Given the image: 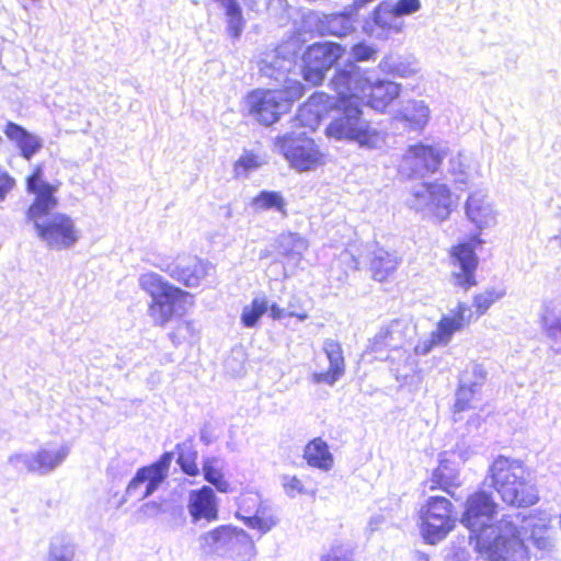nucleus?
I'll return each mask as SVG.
<instances>
[{
    "instance_id": "obj_1",
    "label": "nucleus",
    "mask_w": 561,
    "mask_h": 561,
    "mask_svg": "<svg viewBox=\"0 0 561 561\" xmlns=\"http://www.w3.org/2000/svg\"><path fill=\"white\" fill-rule=\"evenodd\" d=\"M26 191L34 195L26 210V218L34 225L38 238L48 249L64 250L79 240V231L71 217L64 213H50L58 206L57 184L43 179L41 165H35L25 179Z\"/></svg>"
},
{
    "instance_id": "obj_2",
    "label": "nucleus",
    "mask_w": 561,
    "mask_h": 561,
    "mask_svg": "<svg viewBox=\"0 0 561 561\" xmlns=\"http://www.w3.org/2000/svg\"><path fill=\"white\" fill-rule=\"evenodd\" d=\"M527 476L522 461L504 456L496 457L488 470L491 488L505 504L516 508L529 507L539 501L538 491Z\"/></svg>"
},
{
    "instance_id": "obj_3",
    "label": "nucleus",
    "mask_w": 561,
    "mask_h": 561,
    "mask_svg": "<svg viewBox=\"0 0 561 561\" xmlns=\"http://www.w3.org/2000/svg\"><path fill=\"white\" fill-rule=\"evenodd\" d=\"M497 511L499 504L492 494L478 490L467 496L460 518L461 524L470 531L469 541L474 550L490 561L493 559L488 547L493 548L500 541L495 540L499 520L491 523L497 515Z\"/></svg>"
},
{
    "instance_id": "obj_4",
    "label": "nucleus",
    "mask_w": 561,
    "mask_h": 561,
    "mask_svg": "<svg viewBox=\"0 0 561 561\" xmlns=\"http://www.w3.org/2000/svg\"><path fill=\"white\" fill-rule=\"evenodd\" d=\"M332 113L335 115L324 129L328 138L354 141L367 148L377 145L379 134L364 119L360 100L355 94L334 96Z\"/></svg>"
},
{
    "instance_id": "obj_5",
    "label": "nucleus",
    "mask_w": 561,
    "mask_h": 561,
    "mask_svg": "<svg viewBox=\"0 0 561 561\" xmlns=\"http://www.w3.org/2000/svg\"><path fill=\"white\" fill-rule=\"evenodd\" d=\"M551 526V516L545 511H534L520 517V525L517 526L505 515L499 520L496 537L500 540L493 548L488 547L493 561H505L508 557L523 547L524 540L529 539L535 543L545 540L546 533Z\"/></svg>"
},
{
    "instance_id": "obj_6",
    "label": "nucleus",
    "mask_w": 561,
    "mask_h": 561,
    "mask_svg": "<svg viewBox=\"0 0 561 561\" xmlns=\"http://www.w3.org/2000/svg\"><path fill=\"white\" fill-rule=\"evenodd\" d=\"M139 286L151 298L148 313L158 327H165L174 318L182 317L194 304L191 293L152 272L140 276Z\"/></svg>"
},
{
    "instance_id": "obj_7",
    "label": "nucleus",
    "mask_w": 561,
    "mask_h": 561,
    "mask_svg": "<svg viewBox=\"0 0 561 561\" xmlns=\"http://www.w3.org/2000/svg\"><path fill=\"white\" fill-rule=\"evenodd\" d=\"M305 92L300 81L287 79L279 88L251 90L245 95V104L257 123L271 126L288 113Z\"/></svg>"
},
{
    "instance_id": "obj_8",
    "label": "nucleus",
    "mask_w": 561,
    "mask_h": 561,
    "mask_svg": "<svg viewBox=\"0 0 561 561\" xmlns=\"http://www.w3.org/2000/svg\"><path fill=\"white\" fill-rule=\"evenodd\" d=\"M504 295V290L486 288L472 296L471 306L466 301H458L448 314L442 316L438 320L436 329L431 333V344L447 345L455 333L484 316Z\"/></svg>"
},
{
    "instance_id": "obj_9",
    "label": "nucleus",
    "mask_w": 561,
    "mask_h": 561,
    "mask_svg": "<svg viewBox=\"0 0 561 561\" xmlns=\"http://www.w3.org/2000/svg\"><path fill=\"white\" fill-rule=\"evenodd\" d=\"M420 533L424 541L435 545L447 537L456 527L454 505L445 496H428L419 512Z\"/></svg>"
},
{
    "instance_id": "obj_10",
    "label": "nucleus",
    "mask_w": 561,
    "mask_h": 561,
    "mask_svg": "<svg viewBox=\"0 0 561 561\" xmlns=\"http://www.w3.org/2000/svg\"><path fill=\"white\" fill-rule=\"evenodd\" d=\"M345 54V47L334 42L312 43L301 55V77L312 85H321L327 73Z\"/></svg>"
},
{
    "instance_id": "obj_11",
    "label": "nucleus",
    "mask_w": 561,
    "mask_h": 561,
    "mask_svg": "<svg viewBox=\"0 0 561 561\" xmlns=\"http://www.w3.org/2000/svg\"><path fill=\"white\" fill-rule=\"evenodd\" d=\"M483 243L480 233H474L469 240H462L450 247L448 253L450 262L458 267L451 277L454 285L463 291L478 285L476 272L479 265V257L476 249Z\"/></svg>"
},
{
    "instance_id": "obj_12",
    "label": "nucleus",
    "mask_w": 561,
    "mask_h": 561,
    "mask_svg": "<svg viewBox=\"0 0 561 561\" xmlns=\"http://www.w3.org/2000/svg\"><path fill=\"white\" fill-rule=\"evenodd\" d=\"M447 154V148L419 141L408 146L401 157V168L411 176H427L440 169Z\"/></svg>"
},
{
    "instance_id": "obj_13",
    "label": "nucleus",
    "mask_w": 561,
    "mask_h": 561,
    "mask_svg": "<svg viewBox=\"0 0 561 561\" xmlns=\"http://www.w3.org/2000/svg\"><path fill=\"white\" fill-rule=\"evenodd\" d=\"M278 145L290 167L299 172L316 170L325 162L323 152L312 138L284 135L278 138Z\"/></svg>"
},
{
    "instance_id": "obj_14",
    "label": "nucleus",
    "mask_w": 561,
    "mask_h": 561,
    "mask_svg": "<svg viewBox=\"0 0 561 561\" xmlns=\"http://www.w3.org/2000/svg\"><path fill=\"white\" fill-rule=\"evenodd\" d=\"M240 546H244L250 556L255 552V547L249 535L230 525H220L199 537V548L204 553L211 554L222 549L236 551Z\"/></svg>"
},
{
    "instance_id": "obj_15",
    "label": "nucleus",
    "mask_w": 561,
    "mask_h": 561,
    "mask_svg": "<svg viewBox=\"0 0 561 561\" xmlns=\"http://www.w3.org/2000/svg\"><path fill=\"white\" fill-rule=\"evenodd\" d=\"M171 455L163 454L156 462L141 467L126 488V493L141 501L151 495L167 477Z\"/></svg>"
},
{
    "instance_id": "obj_16",
    "label": "nucleus",
    "mask_w": 561,
    "mask_h": 561,
    "mask_svg": "<svg viewBox=\"0 0 561 561\" xmlns=\"http://www.w3.org/2000/svg\"><path fill=\"white\" fill-rule=\"evenodd\" d=\"M333 100L325 92H313L298 107L296 121L300 126L314 130L332 113Z\"/></svg>"
},
{
    "instance_id": "obj_17",
    "label": "nucleus",
    "mask_w": 561,
    "mask_h": 561,
    "mask_svg": "<svg viewBox=\"0 0 561 561\" xmlns=\"http://www.w3.org/2000/svg\"><path fill=\"white\" fill-rule=\"evenodd\" d=\"M402 257L396 250L377 247L369 255L368 271L374 282L391 283L401 266Z\"/></svg>"
},
{
    "instance_id": "obj_18",
    "label": "nucleus",
    "mask_w": 561,
    "mask_h": 561,
    "mask_svg": "<svg viewBox=\"0 0 561 561\" xmlns=\"http://www.w3.org/2000/svg\"><path fill=\"white\" fill-rule=\"evenodd\" d=\"M323 352L329 362V368L324 371L313 373L311 380L314 383L333 386L346 371L343 347L337 341L327 340L323 344Z\"/></svg>"
},
{
    "instance_id": "obj_19",
    "label": "nucleus",
    "mask_w": 561,
    "mask_h": 561,
    "mask_svg": "<svg viewBox=\"0 0 561 561\" xmlns=\"http://www.w3.org/2000/svg\"><path fill=\"white\" fill-rule=\"evenodd\" d=\"M187 508L194 522L205 519L210 523L218 518L216 495L207 485L190 493Z\"/></svg>"
},
{
    "instance_id": "obj_20",
    "label": "nucleus",
    "mask_w": 561,
    "mask_h": 561,
    "mask_svg": "<svg viewBox=\"0 0 561 561\" xmlns=\"http://www.w3.org/2000/svg\"><path fill=\"white\" fill-rule=\"evenodd\" d=\"M425 191L427 194L426 205L432 215L439 221L446 220L457 204L449 187L438 182H430L425 184Z\"/></svg>"
},
{
    "instance_id": "obj_21",
    "label": "nucleus",
    "mask_w": 561,
    "mask_h": 561,
    "mask_svg": "<svg viewBox=\"0 0 561 561\" xmlns=\"http://www.w3.org/2000/svg\"><path fill=\"white\" fill-rule=\"evenodd\" d=\"M400 94V88L392 81L370 82L367 78L365 93H360V99L366 98L367 105L371 108L383 112Z\"/></svg>"
},
{
    "instance_id": "obj_22",
    "label": "nucleus",
    "mask_w": 561,
    "mask_h": 561,
    "mask_svg": "<svg viewBox=\"0 0 561 561\" xmlns=\"http://www.w3.org/2000/svg\"><path fill=\"white\" fill-rule=\"evenodd\" d=\"M461 486L459 473L448 468L446 460H442L433 470L432 476L422 483L423 494L428 492L443 491L455 496V490Z\"/></svg>"
},
{
    "instance_id": "obj_23",
    "label": "nucleus",
    "mask_w": 561,
    "mask_h": 561,
    "mask_svg": "<svg viewBox=\"0 0 561 561\" xmlns=\"http://www.w3.org/2000/svg\"><path fill=\"white\" fill-rule=\"evenodd\" d=\"M169 275L186 287H196L207 275V264L197 257H187L168 270Z\"/></svg>"
},
{
    "instance_id": "obj_24",
    "label": "nucleus",
    "mask_w": 561,
    "mask_h": 561,
    "mask_svg": "<svg viewBox=\"0 0 561 561\" xmlns=\"http://www.w3.org/2000/svg\"><path fill=\"white\" fill-rule=\"evenodd\" d=\"M366 83L367 77L357 69H337L331 78V88L336 93L335 96L355 94L356 100H360V93H365Z\"/></svg>"
},
{
    "instance_id": "obj_25",
    "label": "nucleus",
    "mask_w": 561,
    "mask_h": 561,
    "mask_svg": "<svg viewBox=\"0 0 561 561\" xmlns=\"http://www.w3.org/2000/svg\"><path fill=\"white\" fill-rule=\"evenodd\" d=\"M407 325L401 320H392L382 327L370 340L369 348L374 353L397 350L405 337Z\"/></svg>"
},
{
    "instance_id": "obj_26",
    "label": "nucleus",
    "mask_w": 561,
    "mask_h": 561,
    "mask_svg": "<svg viewBox=\"0 0 561 561\" xmlns=\"http://www.w3.org/2000/svg\"><path fill=\"white\" fill-rule=\"evenodd\" d=\"M3 131L10 140L15 142L20 149L21 156L26 160H30L42 148V140L39 137L28 133L24 127L16 123L8 122Z\"/></svg>"
},
{
    "instance_id": "obj_27",
    "label": "nucleus",
    "mask_w": 561,
    "mask_h": 561,
    "mask_svg": "<svg viewBox=\"0 0 561 561\" xmlns=\"http://www.w3.org/2000/svg\"><path fill=\"white\" fill-rule=\"evenodd\" d=\"M304 459L313 468L329 471L334 463L328 444L320 437L311 439L304 449Z\"/></svg>"
},
{
    "instance_id": "obj_28",
    "label": "nucleus",
    "mask_w": 561,
    "mask_h": 561,
    "mask_svg": "<svg viewBox=\"0 0 561 561\" xmlns=\"http://www.w3.org/2000/svg\"><path fill=\"white\" fill-rule=\"evenodd\" d=\"M68 455L65 446H53L39 449L30 460L28 469L35 472H47L58 466Z\"/></svg>"
},
{
    "instance_id": "obj_29",
    "label": "nucleus",
    "mask_w": 561,
    "mask_h": 561,
    "mask_svg": "<svg viewBox=\"0 0 561 561\" xmlns=\"http://www.w3.org/2000/svg\"><path fill=\"white\" fill-rule=\"evenodd\" d=\"M465 207L467 217L477 226L478 230H482L493 219L489 205L477 194H471L468 197Z\"/></svg>"
},
{
    "instance_id": "obj_30",
    "label": "nucleus",
    "mask_w": 561,
    "mask_h": 561,
    "mask_svg": "<svg viewBox=\"0 0 561 561\" xmlns=\"http://www.w3.org/2000/svg\"><path fill=\"white\" fill-rule=\"evenodd\" d=\"M251 204L257 210L275 209L283 217H287L286 201L280 192L261 191L251 201Z\"/></svg>"
},
{
    "instance_id": "obj_31",
    "label": "nucleus",
    "mask_w": 561,
    "mask_h": 561,
    "mask_svg": "<svg viewBox=\"0 0 561 561\" xmlns=\"http://www.w3.org/2000/svg\"><path fill=\"white\" fill-rule=\"evenodd\" d=\"M202 468L205 480L213 484L218 492L229 493L232 491L230 482L226 479L215 458L205 459Z\"/></svg>"
},
{
    "instance_id": "obj_32",
    "label": "nucleus",
    "mask_w": 561,
    "mask_h": 561,
    "mask_svg": "<svg viewBox=\"0 0 561 561\" xmlns=\"http://www.w3.org/2000/svg\"><path fill=\"white\" fill-rule=\"evenodd\" d=\"M401 119L412 129H422L430 119V108L422 102H411L401 111Z\"/></svg>"
},
{
    "instance_id": "obj_33",
    "label": "nucleus",
    "mask_w": 561,
    "mask_h": 561,
    "mask_svg": "<svg viewBox=\"0 0 561 561\" xmlns=\"http://www.w3.org/2000/svg\"><path fill=\"white\" fill-rule=\"evenodd\" d=\"M282 485L289 496L311 494L317 492L316 483L309 477L284 476Z\"/></svg>"
},
{
    "instance_id": "obj_34",
    "label": "nucleus",
    "mask_w": 561,
    "mask_h": 561,
    "mask_svg": "<svg viewBox=\"0 0 561 561\" xmlns=\"http://www.w3.org/2000/svg\"><path fill=\"white\" fill-rule=\"evenodd\" d=\"M268 310V302L265 297H255L249 306H245L241 313V323L245 328L257 325L260 318Z\"/></svg>"
},
{
    "instance_id": "obj_35",
    "label": "nucleus",
    "mask_w": 561,
    "mask_h": 561,
    "mask_svg": "<svg viewBox=\"0 0 561 561\" xmlns=\"http://www.w3.org/2000/svg\"><path fill=\"white\" fill-rule=\"evenodd\" d=\"M373 1L374 0H355V1H353L352 5H351L350 11L332 14L329 19V22L330 23L336 22V23L343 24V30H341V31L332 30L331 34L339 36V37L345 36L352 30L351 22L353 20V15H356L357 11L360 8H363L364 5H366L367 3L373 2Z\"/></svg>"
},
{
    "instance_id": "obj_36",
    "label": "nucleus",
    "mask_w": 561,
    "mask_h": 561,
    "mask_svg": "<svg viewBox=\"0 0 561 561\" xmlns=\"http://www.w3.org/2000/svg\"><path fill=\"white\" fill-rule=\"evenodd\" d=\"M243 523L251 529H256L262 534L267 533L276 524V519L271 514L267 506L259 510L256 513L245 515Z\"/></svg>"
},
{
    "instance_id": "obj_37",
    "label": "nucleus",
    "mask_w": 561,
    "mask_h": 561,
    "mask_svg": "<svg viewBox=\"0 0 561 561\" xmlns=\"http://www.w3.org/2000/svg\"><path fill=\"white\" fill-rule=\"evenodd\" d=\"M237 506V516L238 518L243 519L245 515L256 513L266 505L257 492L247 491L238 497Z\"/></svg>"
},
{
    "instance_id": "obj_38",
    "label": "nucleus",
    "mask_w": 561,
    "mask_h": 561,
    "mask_svg": "<svg viewBox=\"0 0 561 561\" xmlns=\"http://www.w3.org/2000/svg\"><path fill=\"white\" fill-rule=\"evenodd\" d=\"M262 164L260 157L253 151H244L233 163V175L236 179L247 175Z\"/></svg>"
},
{
    "instance_id": "obj_39",
    "label": "nucleus",
    "mask_w": 561,
    "mask_h": 561,
    "mask_svg": "<svg viewBox=\"0 0 561 561\" xmlns=\"http://www.w3.org/2000/svg\"><path fill=\"white\" fill-rule=\"evenodd\" d=\"M392 4L386 2V1H382L380 3H378L374 11H373V21L376 25H378L379 27H381L382 30H398L397 27H394L391 23V20L393 18H397L398 15L394 14V12H388L386 9H392Z\"/></svg>"
},
{
    "instance_id": "obj_40",
    "label": "nucleus",
    "mask_w": 561,
    "mask_h": 561,
    "mask_svg": "<svg viewBox=\"0 0 561 561\" xmlns=\"http://www.w3.org/2000/svg\"><path fill=\"white\" fill-rule=\"evenodd\" d=\"M297 305L300 309L299 311H295V310L286 311L285 309L279 307L277 304H272L271 306H268L270 317L273 320H282L285 317H288V318H295L296 320H298L300 322L306 321L309 318L308 310L305 307H302V305L299 301Z\"/></svg>"
},
{
    "instance_id": "obj_41",
    "label": "nucleus",
    "mask_w": 561,
    "mask_h": 561,
    "mask_svg": "<svg viewBox=\"0 0 561 561\" xmlns=\"http://www.w3.org/2000/svg\"><path fill=\"white\" fill-rule=\"evenodd\" d=\"M198 455L194 450H184L179 454L178 463L182 471L190 477H197L201 473L198 463Z\"/></svg>"
},
{
    "instance_id": "obj_42",
    "label": "nucleus",
    "mask_w": 561,
    "mask_h": 561,
    "mask_svg": "<svg viewBox=\"0 0 561 561\" xmlns=\"http://www.w3.org/2000/svg\"><path fill=\"white\" fill-rule=\"evenodd\" d=\"M474 396V390L471 386H460L456 393V401L453 407L454 413H460L472 408L471 402Z\"/></svg>"
},
{
    "instance_id": "obj_43",
    "label": "nucleus",
    "mask_w": 561,
    "mask_h": 561,
    "mask_svg": "<svg viewBox=\"0 0 561 561\" xmlns=\"http://www.w3.org/2000/svg\"><path fill=\"white\" fill-rule=\"evenodd\" d=\"M320 561H353V550L343 545H333Z\"/></svg>"
},
{
    "instance_id": "obj_44",
    "label": "nucleus",
    "mask_w": 561,
    "mask_h": 561,
    "mask_svg": "<svg viewBox=\"0 0 561 561\" xmlns=\"http://www.w3.org/2000/svg\"><path fill=\"white\" fill-rule=\"evenodd\" d=\"M421 8L420 0H398L392 9H386L388 12H394L398 16L409 15Z\"/></svg>"
},
{
    "instance_id": "obj_45",
    "label": "nucleus",
    "mask_w": 561,
    "mask_h": 561,
    "mask_svg": "<svg viewBox=\"0 0 561 561\" xmlns=\"http://www.w3.org/2000/svg\"><path fill=\"white\" fill-rule=\"evenodd\" d=\"M351 51L355 61L373 60L377 53L373 46L367 45L364 42L353 45Z\"/></svg>"
},
{
    "instance_id": "obj_46",
    "label": "nucleus",
    "mask_w": 561,
    "mask_h": 561,
    "mask_svg": "<svg viewBox=\"0 0 561 561\" xmlns=\"http://www.w3.org/2000/svg\"><path fill=\"white\" fill-rule=\"evenodd\" d=\"M51 561H72L75 556V548L71 545H53L50 547Z\"/></svg>"
},
{
    "instance_id": "obj_47",
    "label": "nucleus",
    "mask_w": 561,
    "mask_h": 561,
    "mask_svg": "<svg viewBox=\"0 0 561 561\" xmlns=\"http://www.w3.org/2000/svg\"><path fill=\"white\" fill-rule=\"evenodd\" d=\"M15 186V180L9 174V172L0 169V199H4L5 196Z\"/></svg>"
},
{
    "instance_id": "obj_48",
    "label": "nucleus",
    "mask_w": 561,
    "mask_h": 561,
    "mask_svg": "<svg viewBox=\"0 0 561 561\" xmlns=\"http://www.w3.org/2000/svg\"><path fill=\"white\" fill-rule=\"evenodd\" d=\"M58 502L56 500L47 499L45 501H42L41 503V510L44 514H47L49 510L55 508L57 506Z\"/></svg>"
},
{
    "instance_id": "obj_49",
    "label": "nucleus",
    "mask_w": 561,
    "mask_h": 561,
    "mask_svg": "<svg viewBox=\"0 0 561 561\" xmlns=\"http://www.w3.org/2000/svg\"><path fill=\"white\" fill-rule=\"evenodd\" d=\"M298 301L304 306V304H302L301 299H300L299 297L294 296V297H293V300H291V301L289 302V305H288V310L299 311L300 309H299V307H298V305H297V304H298Z\"/></svg>"
},
{
    "instance_id": "obj_50",
    "label": "nucleus",
    "mask_w": 561,
    "mask_h": 561,
    "mask_svg": "<svg viewBox=\"0 0 561 561\" xmlns=\"http://www.w3.org/2000/svg\"><path fill=\"white\" fill-rule=\"evenodd\" d=\"M277 59H285V56H283L278 49L275 51L274 62H277Z\"/></svg>"
},
{
    "instance_id": "obj_51",
    "label": "nucleus",
    "mask_w": 561,
    "mask_h": 561,
    "mask_svg": "<svg viewBox=\"0 0 561 561\" xmlns=\"http://www.w3.org/2000/svg\"><path fill=\"white\" fill-rule=\"evenodd\" d=\"M170 339L174 342V343H179V341H175V334L174 333H170L169 334Z\"/></svg>"
},
{
    "instance_id": "obj_52",
    "label": "nucleus",
    "mask_w": 561,
    "mask_h": 561,
    "mask_svg": "<svg viewBox=\"0 0 561 561\" xmlns=\"http://www.w3.org/2000/svg\"><path fill=\"white\" fill-rule=\"evenodd\" d=\"M421 559H423L424 561H428L427 557L426 556H420Z\"/></svg>"
}]
</instances>
